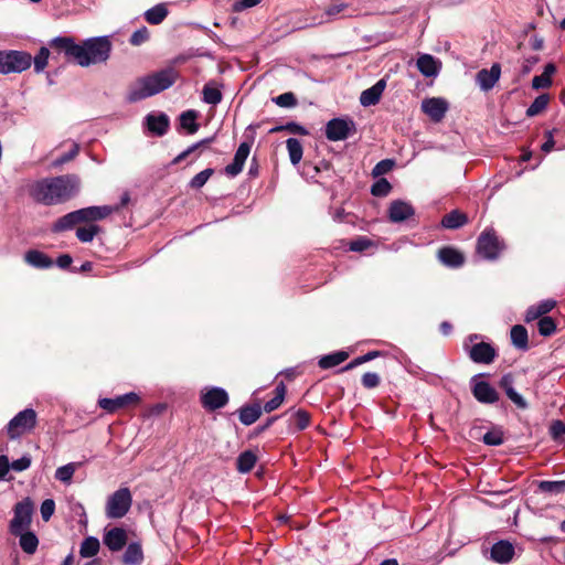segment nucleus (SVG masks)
<instances>
[{"instance_id": "nucleus-1", "label": "nucleus", "mask_w": 565, "mask_h": 565, "mask_svg": "<svg viewBox=\"0 0 565 565\" xmlns=\"http://www.w3.org/2000/svg\"><path fill=\"white\" fill-rule=\"evenodd\" d=\"M50 47L63 52L68 60L86 67L104 63L109 58L111 43L107 36L90 38L76 44L71 36H56L49 42Z\"/></svg>"}, {"instance_id": "nucleus-2", "label": "nucleus", "mask_w": 565, "mask_h": 565, "mask_svg": "<svg viewBox=\"0 0 565 565\" xmlns=\"http://www.w3.org/2000/svg\"><path fill=\"white\" fill-rule=\"evenodd\" d=\"M79 188L81 181L76 174H63L35 182L31 188V195L36 202L55 205L74 198Z\"/></svg>"}, {"instance_id": "nucleus-3", "label": "nucleus", "mask_w": 565, "mask_h": 565, "mask_svg": "<svg viewBox=\"0 0 565 565\" xmlns=\"http://www.w3.org/2000/svg\"><path fill=\"white\" fill-rule=\"evenodd\" d=\"M173 67H166L135 81L128 90L127 100L136 103L170 88L178 79Z\"/></svg>"}, {"instance_id": "nucleus-4", "label": "nucleus", "mask_w": 565, "mask_h": 565, "mask_svg": "<svg viewBox=\"0 0 565 565\" xmlns=\"http://www.w3.org/2000/svg\"><path fill=\"white\" fill-rule=\"evenodd\" d=\"M110 206H88L67 213L60 217L52 226L54 232H62L73 228L82 222L99 221L107 217L111 213Z\"/></svg>"}, {"instance_id": "nucleus-5", "label": "nucleus", "mask_w": 565, "mask_h": 565, "mask_svg": "<svg viewBox=\"0 0 565 565\" xmlns=\"http://www.w3.org/2000/svg\"><path fill=\"white\" fill-rule=\"evenodd\" d=\"M32 64V56L24 51H0V74L22 73Z\"/></svg>"}, {"instance_id": "nucleus-6", "label": "nucleus", "mask_w": 565, "mask_h": 565, "mask_svg": "<svg viewBox=\"0 0 565 565\" xmlns=\"http://www.w3.org/2000/svg\"><path fill=\"white\" fill-rule=\"evenodd\" d=\"M132 495L128 488H119L106 501L105 514L108 519H121L130 510Z\"/></svg>"}, {"instance_id": "nucleus-7", "label": "nucleus", "mask_w": 565, "mask_h": 565, "mask_svg": "<svg viewBox=\"0 0 565 565\" xmlns=\"http://www.w3.org/2000/svg\"><path fill=\"white\" fill-rule=\"evenodd\" d=\"M479 339L478 334H470L463 342V350L468 353L469 358L479 364H490L497 356L495 349L487 342L473 343Z\"/></svg>"}, {"instance_id": "nucleus-8", "label": "nucleus", "mask_w": 565, "mask_h": 565, "mask_svg": "<svg viewBox=\"0 0 565 565\" xmlns=\"http://www.w3.org/2000/svg\"><path fill=\"white\" fill-rule=\"evenodd\" d=\"M33 514V502L30 498H24L14 505L13 518L10 521L9 530L11 534L18 535L29 529Z\"/></svg>"}, {"instance_id": "nucleus-9", "label": "nucleus", "mask_w": 565, "mask_h": 565, "mask_svg": "<svg viewBox=\"0 0 565 565\" xmlns=\"http://www.w3.org/2000/svg\"><path fill=\"white\" fill-rule=\"evenodd\" d=\"M36 412L33 408H25L19 412L8 424L7 430L11 439L22 436L32 430L36 425Z\"/></svg>"}, {"instance_id": "nucleus-10", "label": "nucleus", "mask_w": 565, "mask_h": 565, "mask_svg": "<svg viewBox=\"0 0 565 565\" xmlns=\"http://www.w3.org/2000/svg\"><path fill=\"white\" fill-rule=\"evenodd\" d=\"M481 377L482 374H477L470 380L472 396L481 404H495L500 399L499 392L488 381H484Z\"/></svg>"}, {"instance_id": "nucleus-11", "label": "nucleus", "mask_w": 565, "mask_h": 565, "mask_svg": "<svg viewBox=\"0 0 565 565\" xmlns=\"http://www.w3.org/2000/svg\"><path fill=\"white\" fill-rule=\"evenodd\" d=\"M200 401L204 409L213 412L228 403V394L222 387H205L201 391Z\"/></svg>"}, {"instance_id": "nucleus-12", "label": "nucleus", "mask_w": 565, "mask_h": 565, "mask_svg": "<svg viewBox=\"0 0 565 565\" xmlns=\"http://www.w3.org/2000/svg\"><path fill=\"white\" fill-rule=\"evenodd\" d=\"M354 130L355 125L352 120L333 118L326 125V137L330 141L345 140Z\"/></svg>"}, {"instance_id": "nucleus-13", "label": "nucleus", "mask_w": 565, "mask_h": 565, "mask_svg": "<svg viewBox=\"0 0 565 565\" xmlns=\"http://www.w3.org/2000/svg\"><path fill=\"white\" fill-rule=\"evenodd\" d=\"M139 396L134 393H127L124 395L116 396L115 398H100L98 399V406L107 413H115L120 408H125L131 404H137Z\"/></svg>"}, {"instance_id": "nucleus-14", "label": "nucleus", "mask_w": 565, "mask_h": 565, "mask_svg": "<svg viewBox=\"0 0 565 565\" xmlns=\"http://www.w3.org/2000/svg\"><path fill=\"white\" fill-rule=\"evenodd\" d=\"M422 110L435 122H439L448 110V103L440 97L426 98L422 102Z\"/></svg>"}, {"instance_id": "nucleus-15", "label": "nucleus", "mask_w": 565, "mask_h": 565, "mask_svg": "<svg viewBox=\"0 0 565 565\" xmlns=\"http://www.w3.org/2000/svg\"><path fill=\"white\" fill-rule=\"evenodd\" d=\"M501 76V66L498 63L492 64L490 70L482 68L476 75V82L480 89L489 92L494 87Z\"/></svg>"}, {"instance_id": "nucleus-16", "label": "nucleus", "mask_w": 565, "mask_h": 565, "mask_svg": "<svg viewBox=\"0 0 565 565\" xmlns=\"http://www.w3.org/2000/svg\"><path fill=\"white\" fill-rule=\"evenodd\" d=\"M387 213L392 223H401L411 218L415 214V210L411 203L395 200L390 204Z\"/></svg>"}, {"instance_id": "nucleus-17", "label": "nucleus", "mask_w": 565, "mask_h": 565, "mask_svg": "<svg viewBox=\"0 0 565 565\" xmlns=\"http://www.w3.org/2000/svg\"><path fill=\"white\" fill-rule=\"evenodd\" d=\"M499 387L504 391L507 396L513 404H515L516 407L521 409L527 408L529 405L525 398L514 390V376L511 373H507L501 376Z\"/></svg>"}, {"instance_id": "nucleus-18", "label": "nucleus", "mask_w": 565, "mask_h": 565, "mask_svg": "<svg viewBox=\"0 0 565 565\" xmlns=\"http://www.w3.org/2000/svg\"><path fill=\"white\" fill-rule=\"evenodd\" d=\"M249 152L250 146L247 142H242L238 146L234 154L233 162L225 167V173L227 177L235 178L242 172Z\"/></svg>"}, {"instance_id": "nucleus-19", "label": "nucleus", "mask_w": 565, "mask_h": 565, "mask_svg": "<svg viewBox=\"0 0 565 565\" xmlns=\"http://www.w3.org/2000/svg\"><path fill=\"white\" fill-rule=\"evenodd\" d=\"M127 533L121 527H113L110 530H106L103 536L104 544L111 552H119L127 544Z\"/></svg>"}, {"instance_id": "nucleus-20", "label": "nucleus", "mask_w": 565, "mask_h": 565, "mask_svg": "<svg viewBox=\"0 0 565 565\" xmlns=\"http://www.w3.org/2000/svg\"><path fill=\"white\" fill-rule=\"evenodd\" d=\"M417 70L425 77H436L441 68V62L430 54H419L416 61Z\"/></svg>"}, {"instance_id": "nucleus-21", "label": "nucleus", "mask_w": 565, "mask_h": 565, "mask_svg": "<svg viewBox=\"0 0 565 565\" xmlns=\"http://www.w3.org/2000/svg\"><path fill=\"white\" fill-rule=\"evenodd\" d=\"M386 87L385 79H379L373 86L363 90L360 95V104L364 107L376 105Z\"/></svg>"}, {"instance_id": "nucleus-22", "label": "nucleus", "mask_w": 565, "mask_h": 565, "mask_svg": "<svg viewBox=\"0 0 565 565\" xmlns=\"http://www.w3.org/2000/svg\"><path fill=\"white\" fill-rule=\"evenodd\" d=\"M288 430L297 433L305 430L310 425V414L305 409L288 411Z\"/></svg>"}, {"instance_id": "nucleus-23", "label": "nucleus", "mask_w": 565, "mask_h": 565, "mask_svg": "<svg viewBox=\"0 0 565 565\" xmlns=\"http://www.w3.org/2000/svg\"><path fill=\"white\" fill-rule=\"evenodd\" d=\"M490 554L492 561L505 564L512 559L514 555V547L508 541H499L492 545Z\"/></svg>"}, {"instance_id": "nucleus-24", "label": "nucleus", "mask_w": 565, "mask_h": 565, "mask_svg": "<svg viewBox=\"0 0 565 565\" xmlns=\"http://www.w3.org/2000/svg\"><path fill=\"white\" fill-rule=\"evenodd\" d=\"M555 306L556 301L553 299L542 300L539 303L527 308L524 320L526 322H531L536 319L540 320L542 317H545L544 315L551 312L555 308Z\"/></svg>"}, {"instance_id": "nucleus-25", "label": "nucleus", "mask_w": 565, "mask_h": 565, "mask_svg": "<svg viewBox=\"0 0 565 565\" xmlns=\"http://www.w3.org/2000/svg\"><path fill=\"white\" fill-rule=\"evenodd\" d=\"M146 124L152 134L157 136H163L167 134L169 128V117L166 114L146 116Z\"/></svg>"}, {"instance_id": "nucleus-26", "label": "nucleus", "mask_w": 565, "mask_h": 565, "mask_svg": "<svg viewBox=\"0 0 565 565\" xmlns=\"http://www.w3.org/2000/svg\"><path fill=\"white\" fill-rule=\"evenodd\" d=\"M468 222V216L459 210H452L441 218V226L448 230H457Z\"/></svg>"}, {"instance_id": "nucleus-27", "label": "nucleus", "mask_w": 565, "mask_h": 565, "mask_svg": "<svg viewBox=\"0 0 565 565\" xmlns=\"http://www.w3.org/2000/svg\"><path fill=\"white\" fill-rule=\"evenodd\" d=\"M142 561L143 552L141 545L139 543H130L122 555L124 565H140Z\"/></svg>"}, {"instance_id": "nucleus-28", "label": "nucleus", "mask_w": 565, "mask_h": 565, "mask_svg": "<svg viewBox=\"0 0 565 565\" xmlns=\"http://www.w3.org/2000/svg\"><path fill=\"white\" fill-rule=\"evenodd\" d=\"M438 259L448 267H459L463 264V255L458 249H439Z\"/></svg>"}, {"instance_id": "nucleus-29", "label": "nucleus", "mask_w": 565, "mask_h": 565, "mask_svg": "<svg viewBox=\"0 0 565 565\" xmlns=\"http://www.w3.org/2000/svg\"><path fill=\"white\" fill-rule=\"evenodd\" d=\"M223 95L215 82H209L202 89V99L209 105H217L222 102Z\"/></svg>"}, {"instance_id": "nucleus-30", "label": "nucleus", "mask_w": 565, "mask_h": 565, "mask_svg": "<svg viewBox=\"0 0 565 565\" xmlns=\"http://www.w3.org/2000/svg\"><path fill=\"white\" fill-rule=\"evenodd\" d=\"M24 259L28 264L36 268H47L52 266L53 260L39 249H30Z\"/></svg>"}, {"instance_id": "nucleus-31", "label": "nucleus", "mask_w": 565, "mask_h": 565, "mask_svg": "<svg viewBox=\"0 0 565 565\" xmlns=\"http://www.w3.org/2000/svg\"><path fill=\"white\" fill-rule=\"evenodd\" d=\"M256 461V454L252 450H245L236 459V469L241 473H247L255 467Z\"/></svg>"}, {"instance_id": "nucleus-32", "label": "nucleus", "mask_w": 565, "mask_h": 565, "mask_svg": "<svg viewBox=\"0 0 565 565\" xmlns=\"http://www.w3.org/2000/svg\"><path fill=\"white\" fill-rule=\"evenodd\" d=\"M169 11L164 3L156 4L145 12V19L148 23L157 25L160 24L168 15Z\"/></svg>"}, {"instance_id": "nucleus-33", "label": "nucleus", "mask_w": 565, "mask_h": 565, "mask_svg": "<svg viewBox=\"0 0 565 565\" xmlns=\"http://www.w3.org/2000/svg\"><path fill=\"white\" fill-rule=\"evenodd\" d=\"M262 415V407L258 404L243 406L239 409V420L242 424L249 426L254 424Z\"/></svg>"}, {"instance_id": "nucleus-34", "label": "nucleus", "mask_w": 565, "mask_h": 565, "mask_svg": "<svg viewBox=\"0 0 565 565\" xmlns=\"http://www.w3.org/2000/svg\"><path fill=\"white\" fill-rule=\"evenodd\" d=\"M179 119L181 128L185 129L189 135H193L199 130V124L196 122L198 111L193 109L183 111Z\"/></svg>"}, {"instance_id": "nucleus-35", "label": "nucleus", "mask_w": 565, "mask_h": 565, "mask_svg": "<svg viewBox=\"0 0 565 565\" xmlns=\"http://www.w3.org/2000/svg\"><path fill=\"white\" fill-rule=\"evenodd\" d=\"M349 358V353L345 351H337L320 358L318 364L321 369H331L334 367L342 362H344Z\"/></svg>"}, {"instance_id": "nucleus-36", "label": "nucleus", "mask_w": 565, "mask_h": 565, "mask_svg": "<svg viewBox=\"0 0 565 565\" xmlns=\"http://www.w3.org/2000/svg\"><path fill=\"white\" fill-rule=\"evenodd\" d=\"M17 536H20L19 544L24 553L34 554L36 552L39 540L33 532L23 531Z\"/></svg>"}, {"instance_id": "nucleus-37", "label": "nucleus", "mask_w": 565, "mask_h": 565, "mask_svg": "<svg viewBox=\"0 0 565 565\" xmlns=\"http://www.w3.org/2000/svg\"><path fill=\"white\" fill-rule=\"evenodd\" d=\"M96 221L83 222L84 224L76 228V236L82 243H89L98 233L99 227L95 224Z\"/></svg>"}, {"instance_id": "nucleus-38", "label": "nucleus", "mask_w": 565, "mask_h": 565, "mask_svg": "<svg viewBox=\"0 0 565 565\" xmlns=\"http://www.w3.org/2000/svg\"><path fill=\"white\" fill-rule=\"evenodd\" d=\"M100 548V543L97 537L88 536L84 539L79 547V554L82 557L88 558L94 557Z\"/></svg>"}, {"instance_id": "nucleus-39", "label": "nucleus", "mask_w": 565, "mask_h": 565, "mask_svg": "<svg viewBox=\"0 0 565 565\" xmlns=\"http://www.w3.org/2000/svg\"><path fill=\"white\" fill-rule=\"evenodd\" d=\"M511 341L518 349H527L529 337L526 329L521 324L513 326L511 329Z\"/></svg>"}, {"instance_id": "nucleus-40", "label": "nucleus", "mask_w": 565, "mask_h": 565, "mask_svg": "<svg viewBox=\"0 0 565 565\" xmlns=\"http://www.w3.org/2000/svg\"><path fill=\"white\" fill-rule=\"evenodd\" d=\"M286 146L290 162L294 166H297L301 161L303 154V148L301 142L296 138H288L286 141Z\"/></svg>"}, {"instance_id": "nucleus-41", "label": "nucleus", "mask_w": 565, "mask_h": 565, "mask_svg": "<svg viewBox=\"0 0 565 565\" xmlns=\"http://www.w3.org/2000/svg\"><path fill=\"white\" fill-rule=\"evenodd\" d=\"M537 488L543 493L562 494L565 492V480H542L539 482Z\"/></svg>"}, {"instance_id": "nucleus-42", "label": "nucleus", "mask_w": 565, "mask_h": 565, "mask_svg": "<svg viewBox=\"0 0 565 565\" xmlns=\"http://www.w3.org/2000/svg\"><path fill=\"white\" fill-rule=\"evenodd\" d=\"M477 247H501V242L493 228H486L478 237Z\"/></svg>"}, {"instance_id": "nucleus-43", "label": "nucleus", "mask_w": 565, "mask_h": 565, "mask_svg": "<svg viewBox=\"0 0 565 565\" xmlns=\"http://www.w3.org/2000/svg\"><path fill=\"white\" fill-rule=\"evenodd\" d=\"M286 395V386L282 382H280L275 388V396L265 403L264 411L266 413H271L277 409L284 402Z\"/></svg>"}, {"instance_id": "nucleus-44", "label": "nucleus", "mask_w": 565, "mask_h": 565, "mask_svg": "<svg viewBox=\"0 0 565 565\" xmlns=\"http://www.w3.org/2000/svg\"><path fill=\"white\" fill-rule=\"evenodd\" d=\"M79 463L70 462L62 467H58L55 471V478L63 483H71L74 472L76 471Z\"/></svg>"}, {"instance_id": "nucleus-45", "label": "nucleus", "mask_w": 565, "mask_h": 565, "mask_svg": "<svg viewBox=\"0 0 565 565\" xmlns=\"http://www.w3.org/2000/svg\"><path fill=\"white\" fill-rule=\"evenodd\" d=\"M550 102V97L546 94H542L537 96L533 103L527 107L526 109V116L527 117H534L539 115L541 111H543Z\"/></svg>"}, {"instance_id": "nucleus-46", "label": "nucleus", "mask_w": 565, "mask_h": 565, "mask_svg": "<svg viewBox=\"0 0 565 565\" xmlns=\"http://www.w3.org/2000/svg\"><path fill=\"white\" fill-rule=\"evenodd\" d=\"M50 50L46 46H42L36 55L32 57V62L34 64V72L42 73L47 65L50 57Z\"/></svg>"}, {"instance_id": "nucleus-47", "label": "nucleus", "mask_w": 565, "mask_h": 565, "mask_svg": "<svg viewBox=\"0 0 565 565\" xmlns=\"http://www.w3.org/2000/svg\"><path fill=\"white\" fill-rule=\"evenodd\" d=\"M380 355H381L380 351H370L363 355H360V356L353 359L345 366H343L340 371L345 372V371L353 370L354 367H356L363 363H366L369 361H372Z\"/></svg>"}, {"instance_id": "nucleus-48", "label": "nucleus", "mask_w": 565, "mask_h": 565, "mask_svg": "<svg viewBox=\"0 0 565 565\" xmlns=\"http://www.w3.org/2000/svg\"><path fill=\"white\" fill-rule=\"evenodd\" d=\"M213 139L214 138H205V139H202L198 142L191 145L190 147H188L185 150H183L180 154H178L173 159V163H179L182 160H184L185 158H188L191 153L196 151L198 149H200L202 147H206L209 143H211L213 141Z\"/></svg>"}, {"instance_id": "nucleus-49", "label": "nucleus", "mask_w": 565, "mask_h": 565, "mask_svg": "<svg viewBox=\"0 0 565 565\" xmlns=\"http://www.w3.org/2000/svg\"><path fill=\"white\" fill-rule=\"evenodd\" d=\"M482 441L488 446H500L503 444V431L501 428L495 427L492 430L486 433L482 437Z\"/></svg>"}, {"instance_id": "nucleus-50", "label": "nucleus", "mask_w": 565, "mask_h": 565, "mask_svg": "<svg viewBox=\"0 0 565 565\" xmlns=\"http://www.w3.org/2000/svg\"><path fill=\"white\" fill-rule=\"evenodd\" d=\"M539 333L543 337H550L556 331V323L551 317H542L537 322Z\"/></svg>"}, {"instance_id": "nucleus-51", "label": "nucleus", "mask_w": 565, "mask_h": 565, "mask_svg": "<svg viewBox=\"0 0 565 565\" xmlns=\"http://www.w3.org/2000/svg\"><path fill=\"white\" fill-rule=\"evenodd\" d=\"M391 190H392L391 183L386 179H384V178L377 180L371 186L372 195L379 196V198H383V196L388 195Z\"/></svg>"}, {"instance_id": "nucleus-52", "label": "nucleus", "mask_w": 565, "mask_h": 565, "mask_svg": "<svg viewBox=\"0 0 565 565\" xmlns=\"http://www.w3.org/2000/svg\"><path fill=\"white\" fill-rule=\"evenodd\" d=\"M349 7L348 3L341 0H334L324 11V15L328 18L327 21H331L338 18Z\"/></svg>"}, {"instance_id": "nucleus-53", "label": "nucleus", "mask_w": 565, "mask_h": 565, "mask_svg": "<svg viewBox=\"0 0 565 565\" xmlns=\"http://www.w3.org/2000/svg\"><path fill=\"white\" fill-rule=\"evenodd\" d=\"M213 173H214L213 169H211V168L204 169L203 171L199 172L191 179L190 186L192 189H201L202 186L205 185V183L209 181V179L211 178V175Z\"/></svg>"}, {"instance_id": "nucleus-54", "label": "nucleus", "mask_w": 565, "mask_h": 565, "mask_svg": "<svg viewBox=\"0 0 565 565\" xmlns=\"http://www.w3.org/2000/svg\"><path fill=\"white\" fill-rule=\"evenodd\" d=\"M282 130H287L289 132L298 134V135H307L308 134V131L306 130L305 127H302L301 125L294 122V121L287 122L286 125L276 126V127L271 128L269 131L271 134H274V132H279Z\"/></svg>"}, {"instance_id": "nucleus-55", "label": "nucleus", "mask_w": 565, "mask_h": 565, "mask_svg": "<svg viewBox=\"0 0 565 565\" xmlns=\"http://www.w3.org/2000/svg\"><path fill=\"white\" fill-rule=\"evenodd\" d=\"M273 100L276 105L284 108H291L297 105V98L291 92L280 94Z\"/></svg>"}, {"instance_id": "nucleus-56", "label": "nucleus", "mask_w": 565, "mask_h": 565, "mask_svg": "<svg viewBox=\"0 0 565 565\" xmlns=\"http://www.w3.org/2000/svg\"><path fill=\"white\" fill-rule=\"evenodd\" d=\"M150 33L146 26L137 29L130 36L129 43L134 46H139L149 40Z\"/></svg>"}, {"instance_id": "nucleus-57", "label": "nucleus", "mask_w": 565, "mask_h": 565, "mask_svg": "<svg viewBox=\"0 0 565 565\" xmlns=\"http://www.w3.org/2000/svg\"><path fill=\"white\" fill-rule=\"evenodd\" d=\"M501 249H476L475 262L495 260Z\"/></svg>"}, {"instance_id": "nucleus-58", "label": "nucleus", "mask_w": 565, "mask_h": 565, "mask_svg": "<svg viewBox=\"0 0 565 565\" xmlns=\"http://www.w3.org/2000/svg\"><path fill=\"white\" fill-rule=\"evenodd\" d=\"M394 167V161L391 159H384L381 160L375 164V167L372 170L373 177H380L383 174L388 173Z\"/></svg>"}, {"instance_id": "nucleus-59", "label": "nucleus", "mask_w": 565, "mask_h": 565, "mask_svg": "<svg viewBox=\"0 0 565 565\" xmlns=\"http://www.w3.org/2000/svg\"><path fill=\"white\" fill-rule=\"evenodd\" d=\"M381 383V379H380V375L375 372H367L365 374H363L362 376V385L365 387V388H375L380 385Z\"/></svg>"}, {"instance_id": "nucleus-60", "label": "nucleus", "mask_w": 565, "mask_h": 565, "mask_svg": "<svg viewBox=\"0 0 565 565\" xmlns=\"http://www.w3.org/2000/svg\"><path fill=\"white\" fill-rule=\"evenodd\" d=\"M79 152V146L77 143H73V147L70 151L63 153L61 157H58L55 161H54V166L55 167H58V166H62L71 160H73Z\"/></svg>"}, {"instance_id": "nucleus-61", "label": "nucleus", "mask_w": 565, "mask_h": 565, "mask_svg": "<svg viewBox=\"0 0 565 565\" xmlns=\"http://www.w3.org/2000/svg\"><path fill=\"white\" fill-rule=\"evenodd\" d=\"M41 516L44 521H49L55 511V502L52 499H46L42 502L41 508Z\"/></svg>"}, {"instance_id": "nucleus-62", "label": "nucleus", "mask_w": 565, "mask_h": 565, "mask_svg": "<svg viewBox=\"0 0 565 565\" xmlns=\"http://www.w3.org/2000/svg\"><path fill=\"white\" fill-rule=\"evenodd\" d=\"M31 466V458L28 455L22 456L21 458L13 460L10 463V468L14 471H23L26 470Z\"/></svg>"}, {"instance_id": "nucleus-63", "label": "nucleus", "mask_w": 565, "mask_h": 565, "mask_svg": "<svg viewBox=\"0 0 565 565\" xmlns=\"http://www.w3.org/2000/svg\"><path fill=\"white\" fill-rule=\"evenodd\" d=\"M552 85V79L544 74L534 76L532 79V87L534 89L548 88Z\"/></svg>"}, {"instance_id": "nucleus-64", "label": "nucleus", "mask_w": 565, "mask_h": 565, "mask_svg": "<svg viewBox=\"0 0 565 565\" xmlns=\"http://www.w3.org/2000/svg\"><path fill=\"white\" fill-rule=\"evenodd\" d=\"M550 433L555 439L563 437L565 435V424L561 420H554L551 424Z\"/></svg>"}]
</instances>
